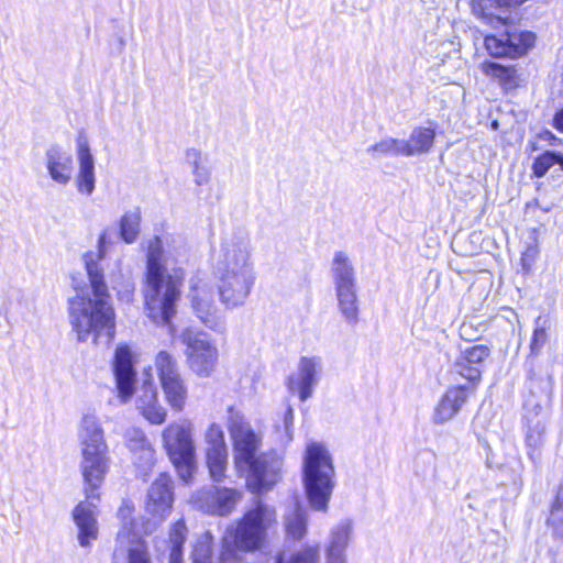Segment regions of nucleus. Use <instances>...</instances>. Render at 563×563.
<instances>
[{
	"instance_id": "1",
	"label": "nucleus",
	"mask_w": 563,
	"mask_h": 563,
	"mask_svg": "<svg viewBox=\"0 0 563 563\" xmlns=\"http://www.w3.org/2000/svg\"><path fill=\"white\" fill-rule=\"evenodd\" d=\"M107 247L108 236L103 232L98 239L97 251H89L82 255L89 288H79L75 285L78 292L68 302L70 323L79 341L92 338L95 343L102 339L109 343L114 336V310L99 265L107 254Z\"/></svg>"
},
{
	"instance_id": "29",
	"label": "nucleus",
	"mask_w": 563,
	"mask_h": 563,
	"mask_svg": "<svg viewBox=\"0 0 563 563\" xmlns=\"http://www.w3.org/2000/svg\"><path fill=\"white\" fill-rule=\"evenodd\" d=\"M482 69L485 75L496 79L505 90L514 89L519 85V76L514 66H504L495 62H484Z\"/></svg>"
},
{
	"instance_id": "27",
	"label": "nucleus",
	"mask_w": 563,
	"mask_h": 563,
	"mask_svg": "<svg viewBox=\"0 0 563 563\" xmlns=\"http://www.w3.org/2000/svg\"><path fill=\"white\" fill-rule=\"evenodd\" d=\"M554 338V327L552 319L544 314L539 316L533 322L532 336L530 340V353L538 356L550 345Z\"/></svg>"
},
{
	"instance_id": "3",
	"label": "nucleus",
	"mask_w": 563,
	"mask_h": 563,
	"mask_svg": "<svg viewBox=\"0 0 563 563\" xmlns=\"http://www.w3.org/2000/svg\"><path fill=\"white\" fill-rule=\"evenodd\" d=\"M185 277L181 267H170L161 238L148 241L144 298L148 317L168 324L176 312L180 287Z\"/></svg>"
},
{
	"instance_id": "34",
	"label": "nucleus",
	"mask_w": 563,
	"mask_h": 563,
	"mask_svg": "<svg viewBox=\"0 0 563 563\" xmlns=\"http://www.w3.org/2000/svg\"><path fill=\"white\" fill-rule=\"evenodd\" d=\"M373 157L378 156H406L405 140L385 137L366 148Z\"/></svg>"
},
{
	"instance_id": "37",
	"label": "nucleus",
	"mask_w": 563,
	"mask_h": 563,
	"mask_svg": "<svg viewBox=\"0 0 563 563\" xmlns=\"http://www.w3.org/2000/svg\"><path fill=\"white\" fill-rule=\"evenodd\" d=\"M128 551V563H152L148 548L143 538L125 541L123 545Z\"/></svg>"
},
{
	"instance_id": "4",
	"label": "nucleus",
	"mask_w": 563,
	"mask_h": 563,
	"mask_svg": "<svg viewBox=\"0 0 563 563\" xmlns=\"http://www.w3.org/2000/svg\"><path fill=\"white\" fill-rule=\"evenodd\" d=\"M113 372L121 402L126 404L135 394V408L139 413L151 424H163L167 418V409L159 401L157 388L151 375L135 389L133 355L128 345L122 344L115 349Z\"/></svg>"
},
{
	"instance_id": "46",
	"label": "nucleus",
	"mask_w": 563,
	"mask_h": 563,
	"mask_svg": "<svg viewBox=\"0 0 563 563\" xmlns=\"http://www.w3.org/2000/svg\"><path fill=\"white\" fill-rule=\"evenodd\" d=\"M527 445L532 450H538L542 444V431L539 429H530L526 437Z\"/></svg>"
},
{
	"instance_id": "26",
	"label": "nucleus",
	"mask_w": 563,
	"mask_h": 563,
	"mask_svg": "<svg viewBox=\"0 0 563 563\" xmlns=\"http://www.w3.org/2000/svg\"><path fill=\"white\" fill-rule=\"evenodd\" d=\"M435 129L429 126H416L408 140H405L406 157L427 154L433 147Z\"/></svg>"
},
{
	"instance_id": "23",
	"label": "nucleus",
	"mask_w": 563,
	"mask_h": 563,
	"mask_svg": "<svg viewBox=\"0 0 563 563\" xmlns=\"http://www.w3.org/2000/svg\"><path fill=\"white\" fill-rule=\"evenodd\" d=\"M352 533L353 525L349 519H344L331 528L324 547V563H347L346 549Z\"/></svg>"
},
{
	"instance_id": "49",
	"label": "nucleus",
	"mask_w": 563,
	"mask_h": 563,
	"mask_svg": "<svg viewBox=\"0 0 563 563\" xmlns=\"http://www.w3.org/2000/svg\"><path fill=\"white\" fill-rule=\"evenodd\" d=\"M554 126L563 132V109L555 114Z\"/></svg>"
},
{
	"instance_id": "25",
	"label": "nucleus",
	"mask_w": 563,
	"mask_h": 563,
	"mask_svg": "<svg viewBox=\"0 0 563 563\" xmlns=\"http://www.w3.org/2000/svg\"><path fill=\"white\" fill-rule=\"evenodd\" d=\"M331 276L334 289L356 287V272L344 252H336L331 263Z\"/></svg>"
},
{
	"instance_id": "32",
	"label": "nucleus",
	"mask_w": 563,
	"mask_h": 563,
	"mask_svg": "<svg viewBox=\"0 0 563 563\" xmlns=\"http://www.w3.org/2000/svg\"><path fill=\"white\" fill-rule=\"evenodd\" d=\"M187 537V528L184 521L175 522L169 531V559L168 563H184L183 547Z\"/></svg>"
},
{
	"instance_id": "7",
	"label": "nucleus",
	"mask_w": 563,
	"mask_h": 563,
	"mask_svg": "<svg viewBox=\"0 0 563 563\" xmlns=\"http://www.w3.org/2000/svg\"><path fill=\"white\" fill-rule=\"evenodd\" d=\"M195 428L188 419L169 423L162 432L164 449L176 467L179 477L189 482L196 468Z\"/></svg>"
},
{
	"instance_id": "20",
	"label": "nucleus",
	"mask_w": 563,
	"mask_h": 563,
	"mask_svg": "<svg viewBox=\"0 0 563 563\" xmlns=\"http://www.w3.org/2000/svg\"><path fill=\"white\" fill-rule=\"evenodd\" d=\"M44 164L52 181L66 187L73 179L74 161L70 153L58 145H53L45 151Z\"/></svg>"
},
{
	"instance_id": "17",
	"label": "nucleus",
	"mask_w": 563,
	"mask_h": 563,
	"mask_svg": "<svg viewBox=\"0 0 563 563\" xmlns=\"http://www.w3.org/2000/svg\"><path fill=\"white\" fill-rule=\"evenodd\" d=\"M475 393L474 386H454L448 388L434 407L432 420L435 424H443L452 420Z\"/></svg>"
},
{
	"instance_id": "45",
	"label": "nucleus",
	"mask_w": 563,
	"mask_h": 563,
	"mask_svg": "<svg viewBox=\"0 0 563 563\" xmlns=\"http://www.w3.org/2000/svg\"><path fill=\"white\" fill-rule=\"evenodd\" d=\"M236 550L238 549L231 544L229 538H223L222 549L217 563H244Z\"/></svg>"
},
{
	"instance_id": "19",
	"label": "nucleus",
	"mask_w": 563,
	"mask_h": 563,
	"mask_svg": "<svg viewBox=\"0 0 563 563\" xmlns=\"http://www.w3.org/2000/svg\"><path fill=\"white\" fill-rule=\"evenodd\" d=\"M489 354L490 350L483 344L468 346L461 352L455 363V371L470 382L467 386L476 388L482 377L484 362Z\"/></svg>"
},
{
	"instance_id": "44",
	"label": "nucleus",
	"mask_w": 563,
	"mask_h": 563,
	"mask_svg": "<svg viewBox=\"0 0 563 563\" xmlns=\"http://www.w3.org/2000/svg\"><path fill=\"white\" fill-rule=\"evenodd\" d=\"M125 442L132 454L140 453L145 448L152 446L144 432L137 428H131L126 430Z\"/></svg>"
},
{
	"instance_id": "31",
	"label": "nucleus",
	"mask_w": 563,
	"mask_h": 563,
	"mask_svg": "<svg viewBox=\"0 0 563 563\" xmlns=\"http://www.w3.org/2000/svg\"><path fill=\"white\" fill-rule=\"evenodd\" d=\"M142 212L139 207L126 210L119 221V232L121 239L126 244L134 243L141 231Z\"/></svg>"
},
{
	"instance_id": "15",
	"label": "nucleus",
	"mask_w": 563,
	"mask_h": 563,
	"mask_svg": "<svg viewBox=\"0 0 563 563\" xmlns=\"http://www.w3.org/2000/svg\"><path fill=\"white\" fill-rule=\"evenodd\" d=\"M323 371L321 356L305 355L299 358L297 371L289 376L288 387L301 401L308 400L318 386Z\"/></svg>"
},
{
	"instance_id": "18",
	"label": "nucleus",
	"mask_w": 563,
	"mask_h": 563,
	"mask_svg": "<svg viewBox=\"0 0 563 563\" xmlns=\"http://www.w3.org/2000/svg\"><path fill=\"white\" fill-rule=\"evenodd\" d=\"M76 156L78 162V173L75 178L77 190L81 195L90 196L96 188L95 157L88 139L82 134L76 141Z\"/></svg>"
},
{
	"instance_id": "36",
	"label": "nucleus",
	"mask_w": 563,
	"mask_h": 563,
	"mask_svg": "<svg viewBox=\"0 0 563 563\" xmlns=\"http://www.w3.org/2000/svg\"><path fill=\"white\" fill-rule=\"evenodd\" d=\"M212 542L210 532H205L196 539L191 552L192 563H212Z\"/></svg>"
},
{
	"instance_id": "47",
	"label": "nucleus",
	"mask_w": 563,
	"mask_h": 563,
	"mask_svg": "<svg viewBox=\"0 0 563 563\" xmlns=\"http://www.w3.org/2000/svg\"><path fill=\"white\" fill-rule=\"evenodd\" d=\"M292 423H294V410L291 407H288L285 412L284 424H285V429H286V432H287L289 439H291L290 428L292 427Z\"/></svg>"
},
{
	"instance_id": "16",
	"label": "nucleus",
	"mask_w": 563,
	"mask_h": 563,
	"mask_svg": "<svg viewBox=\"0 0 563 563\" xmlns=\"http://www.w3.org/2000/svg\"><path fill=\"white\" fill-rule=\"evenodd\" d=\"M241 498V492L234 488L211 486L198 492L195 504L203 512L227 516L233 511Z\"/></svg>"
},
{
	"instance_id": "21",
	"label": "nucleus",
	"mask_w": 563,
	"mask_h": 563,
	"mask_svg": "<svg viewBox=\"0 0 563 563\" xmlns=\"http://www.w3.org/2000/svg\"><path fill=\"white\" fill-rule=\"evenodd\" d=\"M96 500L80 501L73 510V520L78 529V542L86 548L98 538L97 504Z\"/></svg>"
},
{
	"instance_id": "42",
	"label": "nucleus",
	"mask_w": 563,
	"mask_h": 563,
	"mask_svg": "<svg viewBox=\"0 0 563 563\" xmlns=\"http://www.w3.org/2000/svg\"><path fill=\"white\" fill-rule=\"evenodd\" d=\"M133 463L136 468L137 475L146 477L155 463V451L153 446L145 448L140 453L132 454Z\"/></svg>"
},
{
	"instance_id": "22",
	"label": "nucleus",
	"mask_w": 563,
	"mask_h": 563,
	"mask_svg": "<svg viewBox=\"0 0 563 563\" xmlns=\"http://www.w3.org/2000/svg\"><path fill=\"white\" fill-rule=\"evenodd\" d=\"M77 438L80 453L108 451L104 431L99 418L92 412L82 416L78 424Z\"/></svg>"
},
{
	"instance_id": "6",
	"label": "nucleus",
	"mask_w": 563,
	"mask_h": 563,
	"mask_svg": "<svg viewBox=\"0 0 563 563\" xmlns=\"http://www.w3.org/2000/svg\"><path fill=\"white\" fill-rule=\"evenodd\" d=\"M275 522V509L257 500L235 526L227 529L223 538H229L231 544L239 550L254 551L263 544L268 528Z\"/></svg>"
},
{
	"instance_id": "28",
	"label": "nucleus",
	"mask_w": 563,
	"mask_h": 563,
	"mask_svg": "<svg viewBox=\"0 0 563 563\" xmlns=\"http://www.w3.org/2000/svg\"><path fill=\"white\" fill-rule=\"evenodd\" d=\"M307 514L298 504L289 507L284 518L287 539L301 540L307 533Z\"/></svg>"
},
{
	"instance_id": "38",
	"label": "nucleus",
	"mask_w": 563,
	"mask_h": 563,
	"mask_svg": "<svg viewBox=\"0 0 563 563\" xmlns=\"http://www.w3.org/2000/svg\"><path fill=\"white\" fill-rule=\"evenodd\" d=\"M275 563H319V547L307 545L288 558L284 554L278 555Z\"/></svg>"
},
{
	"instance_id": "10",
	"label": "nucleus",
	"mask_w": 563,
	"mask_h": 563,
	"mask_svg": "<svg viewBox=\"0 0 563 563\" xmlns=\"http://www.w3.org/2000/svg\"><path fill=\"white\" fill-rule=\"evenodd\" d=\"M228 429L233 443L234 465L238 470H244L245 465L256 459L255 454L262 445V435L232 407L228 410Z\"/></svg>"
},
{
	"instance_id": "40",
	"label": "nucleus",
	"mask_w": 563,
	"mask_h": 563,
	"mask_svg": "<svg viewBox=\"0 0 563 563\" xmlns=\"http://www.w3.org/2000/svg\"><path fill=\"white\" fill-rule=\"evenodd\" d=\"M205 443L207 451L228 450L224 440V431L218 423H211L205 432Z\"/></svg>"
},
{
	"instance_id": "30",
	"label": "nucleus",
	"mask_w": 563,
	"mask_h": 563,
	"mask_svg": "<svg viewBox=\"0 0 563 563\" xmlns=\"http://www.w3.org/2000/svg\"><path fill=\"white\" fill-rule=\"evenodd\" d=\"M338 307L344 320L350 324L358 321V302L356 287L335 289Z\"/></svg>"
},
{
	"instance_id": "2",
	"label": "nucleus",
	"mask_w": 563,
	"mask_h": 563,
	"mask_svg": "<svg viewBox=\"0 0 563 563\" xmlns=\"http://www.w3.org/2000/svg\"><path fill=\"white\" fill-rule=\"evenodd\" d=\"M251 251L250 238L242 231L223 235L213 251L219 298L227 309L242 307L251 295L255 284Z\"/></svg>"
},
{
	"instance_id": "24",
	"label": "nucleus",
	"mask_w": 563,
	"mask_h": 563,
	"mask_svg": "<svg viewBox=\"0 0 563 563\" xmlns=\"http://www.w3.org/2000/svg\"><path fill=\"white\" fill-rule=\"evenodd\" d=\"M134 510L132 501L122 500L117 512V517L120 522V528L117 533L118 545H123L125 541H131L146 536L143 529L145 521L139 522L134 518Z\"/></svg>"
},
{
	"instance_id": "11",
	"label": "nucleus",
	"mask_w": 563,
	"mask_h": 563,
	"mask_svg": "<svg viewBox=\"0 0 563 563\" xmlns=\"http://www.w3.org/2000/svg\"><path fill=\"white\" fill-rule=\"evenodd\" d=\"M284 456L277 451H268L256 456L244 466L247 470L246 487L253 494H263L283 477Z\"/></svg>"
},
{
	"instance_id": "14",
	"label": "nucleus",
	"mask_w": 563,
	"mask_h": 563,
	"mask_svg": "<svg viewBox=\"0 0 563 563\" xmlns=\"http://www.w3.org/2000/svg\"><path fill=\"white\" fill-rule=\"evenodd\" d=\"M79 468L84 479V492L87 499L100 500L99 489L110 468L108 451L80 453Z\"/></svg>"
},
{
	"instance_id": "43",
	"label": "nucleus",
	"mask_w": 563,
	"mask_h": 563,
	"mask_svg": "<svg viewBox=\"0 0 563 563\" xmlns=\"http://www.w3.org/2000/svg\"><path fill=\"white\" fill-rule=\"evenodd\" d=\"M548 523L552 527L555 534H563V488L558 492Z\"/></svg>"
},
{
	"instance_id": "33",
	"label": "nucleus",
	"mask_w": 563,
	"mask_h": 563,
	"mask_svg": "<svg viewBox=\"0 0 563 563\" xmlns=\"http://www.w3.org/2000/svg\"><path fill=\"white\" fill-rule=\"evenodd\" d=\"M186 159L191 167L195 184L198 186L207 185L210 180L211 172L202 154L191 148L187 151Z\"/></svg>"
},
{
	"instance_id": "48",
	"label": "nucleus",
	"mask_w": 563,
	"mask_h": 563,
	"mask_svg": "<svg viewBox=\"0 0 563 563\" xmlns=\"http://www.w3.org/2000/svg\"><path fill=\"white\" fill-rule=\"evenodd\" d=\"M132 291H133V287L131 286L130 283H126L124 291L121 292L119 290V296L121 299H125L126 301H129L131 299Z\"/></svg>"
},
{
	"instance_id": "35",
	"label": "nucleus",
	"mask_w": 563,
	"mask_h": 563,
	"mask_svg": "<svg viewBox=\"0 0 563 563\" xmlns=\"http://www.w3.org/2000/svg\"><path fill=\"white\" fill-rule=\"evenodd\" d=\"M206 459L211 478L221 482L228 467V450L207 451Z\"/></svg>"
},
{
	"instance_id": "9",
	"label": "nucleus",
	"mask_w": 563,
	"mask_h": 563,
	"mask_svg": "<svg viewBox=\"0 0 563 563\" xmlns=\"http://www.w3.org/2000/svg\"><path fill=\"white\" fill-rule=\"evenodd\" d=\"M155 368L166 402L173 411L181 412L186 407L188 388L177 361L170 353L161 351L155 357Z\"/></svg>"
},
{
	"instance_id": "12",
	"label": "nucleus",
	"mask_w": 563,
	"mask_h": 563,
	"mask_svg": "<svg viewBox=\"0 0 563 563\" xmlns=\"http://www.w3.org/2000/svg\"><path fill=\"white\" fill-rule=\"evenodd\" d=\"M187 297L194 313L206 327L214 331L223 328V319L216 305L213 287L209 280L198 276L192 277Z\"/></svg>"
},
{
	"instance_id": "39",
	"label": "nucleus",
	"mask_w": 563,
	"mask_h": 563,
	"mask_svg": "<svg viewBox=\"0 0 563 563\" xmlns=\"http://www.w3.org/2000/svg\"><path fill=\"white\" fill-rule=\"evenodd\" d=\"M505 37V31L485 36L484 44L489 55L494 57H510V52H508L510 49Z\"/></svg>"
},
{
	"instance_id": "41",
	"label": "nucleus",
	"mask_w": 563,
	"mask_h": 563,
	"mask_svg": "<svg viewBox=\"0 0 563 563\" xmlns=\"http://www.w3.org/2000/svg\"><path fill=\"white\" fill-rule=\"evenodd\" d=\"M555 164L561 165L563 169V154L547 151L534 161L533 172L536 176L542 177Z\"/></svg>"
},
{
	"instance_id": "8",
	"label": "nucleus",
	"mask_w": 563,
	"mask_h": 563,
	"mask_svg": "<svg viewBox=\"0 0 563 563\" xmlns=\"http://www.w3.org/2000/svg\"><path fill=\"white\" fill-rule=\"evenodd\" d=\"M180 340L186 345L188 367L199 377H209L218 363V349L210 336L202 331L186 329Z\"/></svg>"
},
{
	"instance_id": "5",
	"label": "nucleus",
	"mask_w": 563,
	"mask_h": 563,
	"mask_svg": "<svg viewBox=\"0 0 563 563\" xmlns=\"http://www.w3.org/2000/svg\"><path fill=\"white\" fill-rule=\"evenodd\" d=\"M302 481L310 507L325 512L335 487V470L331 454L322 443L307 444L302 463Z\"/></svg>"
},
{
	"instance_id": "13",
	"label": "nucleus",
	"mask_w": 563,
	"mask_h": 563,
	"mask_svg": "<svg viewBox=\"0 0 563 563\" xmlns=\"http://www.w3.org/2000/svg\"><path fill=\"white\" fill-rule=\"evenodd\" d=\"M174 504L173 481L167 474H161L151 485L145 503V512L151 519L143 525L144 533H153L172 512Z\"/></svg>"
}]
</instances>
